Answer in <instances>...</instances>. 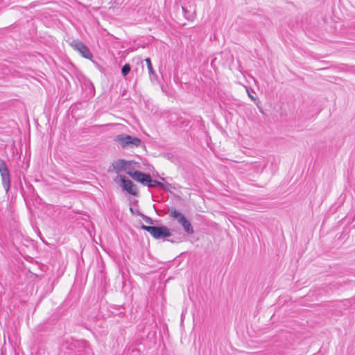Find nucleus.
<instances>
[{
    "mask_svg": "<svg viewBox=\"0 0 355 355\" xmlns=\"http://www.w3.org/2000/svg\"><path fill=\"white\" fill-rule=\"evenodd\" d=\"M141 228L148 232L155 239H166L171 236L170 229L164 225L153 226L142 224Z\"/></svg>",
    "mask_w": 355,
    "mask_h": 355,
    "instance_id": "f257e3e1",
    "label": "nucleus"
},
{
    "mask_svg": "<svg viewBox=\"0 0 355 355\" xmlns=\"http://www.w3.org/2000/svg\"><path fill=\"white\" fill-rule=\"evenodd\" d=\"M169 216L172 218L176 219L179 224L182 225L184 232L188 234H193L194 232L193 228L189 220L182 214L173 207H169L168 209Z\"/></svg>",
    "mask_w": 355,
    "mask_h": 355,
    "instance_id": "f03ea898",
    "label": "nucleus"
},
{
    "mask_svg": "<svg viewBox=\"0 0 355 355\" xmlns=\"http://www.w3.org/2000/svg\"><path fill=\"white\" fill-rule=\"evenodd\" d=\"M114 140L123 148L138 147L141 143V140L139 138L124 134L116 135Z\"/></svg>",
    "mask_w": 355,
    "mask_h": 355,
    "instance_id": "7ed1b4c3",
    "label": "nucleus"
},
{
    "mask_svg": "<svg viewBox=\"0 0 355 355\" xmlns=\"http://www.w3.org/2000/svg\"><path fill=\"white\" fill-rule=\"evenodd\" d=\"M116 178L120 179V186L124 191L135 196L138 195L137 186L131 180L121 175H119Z\"/></svg>",
    "mask_w": 355,
    "mask_h": 355,
    "instance_id": "20e7f679",
    "label": "nucleus"
},
{
    "mask_svg": "<svg viewBox=\"0 0 355 355\" xmlns=\"http://www.w3.org/2000/svg\"><path fill=\"white\" fill-rule=\"evenodd\" d=\"M71 46L77 51H78L83 57L87 59H91L93 55L89 48L80 40H73L71 42Z\"/></svg>",
    "mask_w": 355,
    "mask_h": 355,
    "instance_id": "39448f33",
    "label": "nucleus"
},
{
    "mask_svg": "<svg viewBox=\"0 0 355 355\" xmlns=\"http://www.w3.org/2000/svg\"><path fill=\"white\" fill-rule=\"evenodd\" d=\"M0 174L1 177L2 185L8 193L10 188V175L7 164L0 168Z\"/></svg>",
    "mask_w": 355,
    "mask_h": 355,
    "instance_id": "423d86ee",
    "label": "nucleus"
},
{
    "mask_svg": "<svg viewBox=\"0 0 355 355\" xmlns=\"http://www.w3.org/2000/svg\"><path fill=\"white\" fill-rule=\"evenodd\" d=\"M128 175H130L133 180L141 183L144 186H146L148 182H149L150 174L148 173H146L140 171H135V172L132 173H128Z\"/></svg>",
    "mask_w": 355,
    "mask_h": 355,
    "instance_id": "0eeeda50",
    "label": "nucleus"
},
{
    "mask_svg": "<svg viewBox=\"0 0 355 355\" xmlns=\"http://www.w3.org/2000/svg\"><path fill=\"white\" fill-rule=\"evenodd\" d=\"M132 162L126 161L125 159H119L112 164L113 168L116 173H119L126 170L127 166L132 165Z\"/></svg>",
    "mask_w": 355,
    "mask_h": 355,
    "instance_id": "6e6552de",
    "label": "nucleus"
},
{
    "mask_svg": "<svg viewBox=\"0 0 355 355\" xmlns=\"http://www.w3.org/2000/svg\"><path fill=\"white\" fill-rule=\"evenodd\" d=\"M182 9L184 12V17L189 21H193L195 17V9L191 6H189V7L187 6H182Z\"/></svg>",
    "mask_w": 355,
    "mask_h": 355,
    "instance_id": "1a4fd4ad",
    "label": "nucleus"
},
{
    "mask_svg": "<svg viewBox=\"0 0 355 355\" xmlns=\"http://www.w3.org/2000/svg\"><path fill=\"white\" fill-rule=\"evenodd\" d=\"M146 187H148V188L157 187V188L162 189L166 191H168V189L166 188V186L165 184H163L162 182H161L158 180H153L150 175L149 182H148V184H146Z\"/></svg>",
    "mask_w": 355,
    "mask_h": 355,
    "instance_id": "9d476101",
    "label": "nucleus"
},
{
    "mask_svg": "<svg viewBox=\"0 0 355 355\" xmlns=\"http://www.w3.org/2000/svg\"><path fill=\"white\" fill-rule=\"evenodd\" d=\"M145 61H146V62L147 64V67H148V72H149V74H150V77L151 78L152 76H154L157 77V76H156V74L155 73V71L153 69L150 58H147L145 59Z\"/></svg>",
    "mask_w": 355,
    "mask_h": 355,
    "instance_id": "9b49d317",
    "label": "nucleus"
},
{
    "mask_svg": "<svg viewBox=\"0 0 355 355\" xmlns=\"http://www.w3.org/2000/svg\"><path fill=\"white\" fill-rule=\"evenodd\" d=\"M131 66L130 64H125L121 68V74L123 77H126V76L130 72Z\"/></svg>",
    "mask_w": 355,
    "mask_h": 355,
    "instance_id": "f8f14e48",
    "label": "nucleus"
},
{
    "mask_svg": "<svg viewBox=\"0 0 355 355\" xmlns=\"http://www.w3.org/2000/svg\"><path fill=\"white\" fill-rule=\"evenodd\" d=\"M136 215L137 216H141L144 220V221L146 223H148L150 225H153V220L149 217V216H147L144 214H143L142 213H141L139 211H137V213H136Z\"/></svg>",
    "mask_w": 355,
    "mask_h": 355,
    "instance_id": "ddd939ff",
    "label": "nucleus"
},
{
    "mask_svg": "<svg viewBox=\"0 0 355 355\" xmlns=\"http://www.w3.org/2000/svg\"><path fill=\"white\" fill-rule=\"evenodd\" d=\"M180 123L182 126L187 127V126H188L189 125L190 121L188 120V119H180Z\"/></svg>",
    "mask_w": 355,
    "mask_h": 355,
    "instance_id": "4468645a",
    "label": "nucleus"
},
{
    "mask_svg": "<svg viewBox=\"0 0 355 355\" xmlns=\"http://www.w3.org/2000/svg\"><path fill=\"white\" fill-rule=\"evenodd\" d=\"M126 173L128 175V173H132L135 172V168L131 166V165L130 166H127V168L126 170H125Z\"/></svg>",
    "mask_w": 355,
    "mask_h": 355,
    "instance_id": "2eb2a0df",
    "label": "nucleus"
},
{
    "mask_svg": "<svg viewBox=\"0 0 355 355\" xmlns=\"http://www.w3.org/2000/svg\"><path fill=\"white\" fill-rule=\"evenodd\" d=\"M6 165V162L2 159L1 158H0V168H2V167H4V166Z\"/></svg>",
    "mask_w": 355,
    "mask_h": 355,
    "instance_id": "dca6fc26",
    "label": "nucleus"
},
{
    "mask_svg": "<svg viewBox=\"0 0 355 355\" xmlns=\"http://www.w3.org/2000/svg\"><path fill=\"white\" fill-rule=\"evenodd\" d=\"M130 211H131V213L132 214L136 215L137 211H139V210L138 209L135 210L132 207H130Z\"/></svg>",
    "mask_w": 355,
    "mask_h": 355,
    "instance_id": "f3484780",
    "label": "nucleus"
},
{
    "mask_svg": "<svg viewBox=\"0 0 355 355\" xmlns=\"http://www.w3.org/2000/svg\"><path fill=\"white\" fill-rule=\"evenodd\" d=\"M168 241L172 243H178L179 241H176V240H174V239H167Z\"/></svg>",
    "mask_w": 355,
    "mask_h": 355,
    "instance_id": "a211bd4d",
    "label": "nucleus"
},
{
    "mask_svg": "<svg viewBox=\"0 0 355 355\" xmlns=\"http://www.w3.org/2000/svg\"><path fill=\"white\" fill-rule=\"evenodd\" d=\"M166 188H168V191H170V188H171V187H171V184H166Z\"/></svg>",
    "mask_w": 355,
    "mask_h": 355,
    "instance_id": "6ab92c4d",
    "label": "nucleus"
},
{
    "mask_svg": "<svg viewBox=\"0 0 355 355\" xmlns=\"http://www.w3.org/2000/svg\"><path fill=\"white\" fill-rule=\"evenodd\" d=\"M248 95H249V96H250L252 100H255V98H254V96H252V94H250V93H248Z\"/></svg>",
    "mask_w": 355,
    "mask_h": 355,
    "instance_id": "aec40b11",
    "label": "nucleus"
}]
</instances>
